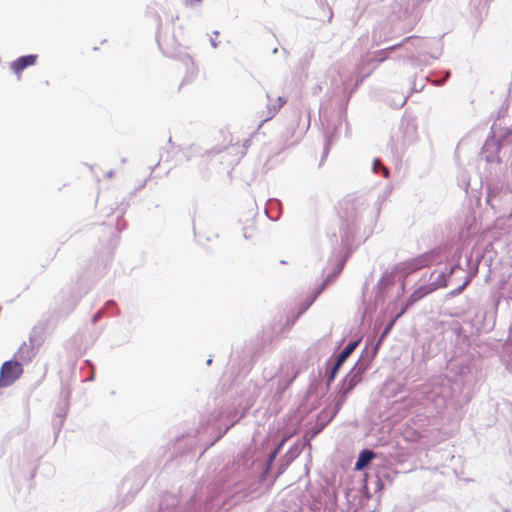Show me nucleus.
Returning <instances> with one entry per match:
<instances>
[{
  "label": "nucleus",
  "instance_id": "ddd939ff",
  "mask_svg": "<svg viewBox=\"0 0 512 512\" xmlns=\"http://www.w3.org/2000/svg\"><path fill=\"white\" fill-rule=\"evenodd\" d=\"M356 382L352 380H350L349 384H348V387H347V391H350L353 389V387L355 386Z\"/></svg>",
  "mask_w": 512,
  "mask_h": 512
},
{
  "label": "nucleus",
  "instance_id": "9b49d317",
  "mask_svg": "<svg viewBox=\"0 0 512 512\" xmlns=\"http://www.w3.org/2000/svg\"><path fill=\"white\" fill-rule=\"evenodd\" d=\"M284 441H285V440H283V441L279 444V446L274 450V452L271 454V456H270V461H272V460L276 457V455L279 453V451H280V449H281L282 445L284 444Z\"/></svg>",
  "mask_w": 512,
  "mask_h": 512
},
{
  "label": "nucleus",
  "instance_id": "0eeeda50",
  "mask_svg": "<svg viewBox=\"0 0 512 512\" xmlns=\"http://www.w3.org/2000/svg\"><path fill=\"white\" fill-rule=\"evenodd\" d=\"M375 458V453L371 450H363L355 463L356 470L364 469Z\"/></svg>",
  "mask_w": 512,
  "mask_h": 512
},
{
  "label": "nucleus",
  "instance_id": "4468645a",
  "mask_svg": "<svg viewBox=\"0 0 512 512\" xmlns=\"http://www.w3.org/2000/svg\"><path fill=\"white\" fill-rule=\"evenodd\" d=\"M401 45H402V44L393 45V46H391V47L387 48V49H386V51H393V50H395L397 47H400ZM383 52H385V50H384Z\"/></svg>",
  "mask_w": 512,
  "mask_h": 512
},
{
  "label": "nucleus",
  "instance_id": "6e6552de",
  "mask_svg": "<svg viewBox=\"0 0 512 512\" xmlns=\"http://www.w3.org/2000/svg\"><path fill=\"white\" fill-rule=\"evenodd\" d=\"M359 341H354L349 343L338 355V358L336 361H338V365H342L346 359L352 354V352L356 349L358 346Z\"/></svg>",
  "mask_w": 512,
  "mask_h": 512
},
{
  "label": "nucleus",
  "instance_id": "9d476101",
  "mask_svg": "<svg viewBox=\"0 0 512 512\" xmlns=\"http://www.w3.org/2000/svg\"><path fill=\"white\" fill-rule=\"evenodd\" d=\"M284 441H285V440H283V441L279 444V446L274 450V452L271 454V456H270V461H272V460L276 457V455L279 453V451H280V449H281L282 445L284 444Z\"/></svg>",
  "mask_w": 512,
  "mask_h": 512
},
{
  "label": "nucleus",
  "instance_id": "1a4fd4ad",
  "mask_svg": "<svg viewBox=\"0 0 512 512\" xmlns=\"http://www.w3.org/2000/svg\"><path fill=\"white\" fill-rule=\"evenodd\" d=\"M342 365H338V361H336L334 367L332 368L331 370V374H330V377H329V381H333L339 368L341 367Z\"/></svg>",
  "mask_w": 512,
  "mask_h": 512
},
{
  "label": "nucleus",
  "instance_id": "dca6fc26",
  "mask_svg": "<svg viewBox=\"0 0 512 512\" xmlns=\"http://www.w3.org/2000/svg\"><path fill=\"white\" fill-rule=\"evenodd\" d=\"M376 164L381 165V163H380V161H379V160H375V162H374V168H376Z\"/></svg>",
  "mask_w": 512,
  "mask_h": 512
},
{
  "label": "nucleus",
  "instance_id": "f257e3e1",
  "mask_svg": "<svg viewBox=\"0 0 512 512\" xmlns=\"http://www.w3.org/2000/svg\"><path fill=\"white\" fill-rule=\"evenodd\" d=\"M440 262V256L438 251H430L424 254H421L413 259L405 261L401 264V270L405 274H410L415 271H418L422 268L428 267L431 264H436Z\"/></svg>",
  "mask_w": 512,
  "mask_h": 512
},
{
  "label": "nucleus",
  "instance_id": "423d86ee",
  "mask_svg": "<svg viewBox=\"0 0 512 512\" xmlns=\"http://www.w3.org/2000/svg\"><path fill=\"white\" fill-rule=\"evenodd\" d=\"M440 278H441V282L438 285L433 286V287L422 286L418 290L413 292L412 295L410 296L409 303H414L415 301L420 300L425 295L434 291L437 287H445L447 284H446L444 274H441Z\"/></svg>",
  "mask_w": 512,
  "mask_h": 512
},
{
  "label": "nucleus",
  "instance_id": "f3484780",
  "mask_svg": "<svg viewBox=\"0 0 512 512\" xmlns=\"http://www.w3.org/2000/svg\"><path fill=\"white\" fill-rule=\"evenodd\" d=\"M307 128H308V126H307L305 129H303V130L301 131V133H300V135H299V136H301L303 133H305V131L307 130Z\"/></svg>",
  "mask_w": 512,
  "mask_h": 512
},
{
  "label": "nucleus",
  "instance_id": "f8f14e48",
  "mask_svg": "<svg viewBox=\"0 0 512 512\" xmlns=\"http://www.w3.org/2000/svg\"><path fill=\"white\" fill-rule=\"evenodd\" d=\"M393 321L385 328L384 332L382 333L380 337V341L389 333L390 329L392 328Z\"/></svg>",
  "mask_w": 512,
  "mask_h": 512
},
{
  "label": "nucleus",
  "instance_id": "f03ea898",
  "mask_svg": "<svg viewBox=\"0 0 512 512\" xmlns=\"http://www.w3.org/2000/svg\"><path fill=\"white\" fill-rule=\"evenodd\" d=\"M23 365L16 360L5 361L0 368V387L13 385L23 375Z\"/></svg>",
  "mask_w": 512,
  "mask_h": 512
},
{
  "label": "nucleus",
  "instance_id": "39448f33",
  "mask_svg": "<svg viewBox=\"0 0 512 512\" xmlns=\"http://www.w3.org/2000/svg\"><path fill=\"white\" fill-rule=\"evenodd\" d=\"M34 348L31 343L23 342L14 355V360L19 361L21 364L29 363L34 358Z\"/></svg>",
  "mask_w": 512,
  "mask_h": 512
},
{
  "label": "nucleus",
  "instance_id": "20e7f679",
  "mask_svg": "<svg viewBox=\"0 0 512 512\" xmlns=\"http://www.w3.org/2000/svg\"><path fill=\"white\" fill-rule=\"evenodd\" d=\"M37 61V55H26L21 56L15 61H13L10 65L11 69L17 74L18 78H20L21 72L29 66L35 65Z\"/></svg>",
  "mask_w": 512,
  "mask_h": 512
},
{
  "label": "nucleus",
  "instance_id": "7ed1b4c3",
  "mask_svg": "<svg viewBox=\"0 0 512 512\" xmlns=\"http://www.w3.org/2000/svg\"><path fill=\"white\" fill-rule=\"evenodd\" d=\"M267 99V113L263 119L264 122L272 119L281 109V107L286 103V100L282 96L275 93H268Z\"/></svg>",
  "mask_w": 512,
  "mask_h": 512
},
{
  "label": "nucleus",
  "instance_id": "a211bd4d",
  "mask_svg": "<svg viewBox=\"0 0 512 512\" xmlns=\"http://www.w3.org/2000/svg\"><path fill=\"white\" fill-rule=\"evenodd\" d=\"M466 284H464L462 287H460L459 292H461Z\"/></svg>",
  "mask_w": 512,
  "mask_h": 512
},
{
  "label": "nucleus",
  "instance_id": "2eb2a0df",
  "mask_svg": "<svg viewBox=\"0 0 512 512\" xmlns=\"http://www.w3.org/2000/svg\"><path fill=\"white\" fill-rule=\"evenodd\" d=\"M383 174H385L386 177L389 175V170L386 167H383Z\"/></svg>",
  "mask_w": 512,
  "mask_h": 512
}]
</instances>
